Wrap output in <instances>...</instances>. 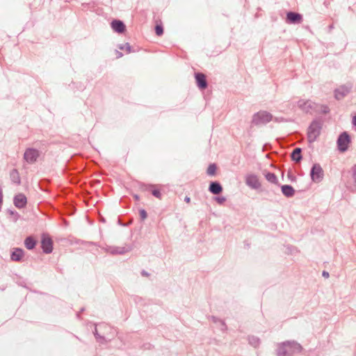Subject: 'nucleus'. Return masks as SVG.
<instances>
[{"instance_id":"obj_28","label":"nucleus","mask_w":356,"mask_h":356,"mask_svg":"<svg viewBox=\"0 0 356 356\" xmlns=\"http://www.w3.org/2000/svg\"><path fill=\"white\" fill-rule=\"evenodd\" d=\"M155 33L157 35L160 36L163 33V28L161 24H156L155 26Z\"/></svg>"},{"instance_id":"obj_18","label":"nucleus","mask_w":356,"mask_h":356,"mask_svg":"<svg viewBox=\"0 0 356 356\" xmlns=\"http://www.w3.org/2000/svg\"><path fill=\"white\" fill-rule=\"evenodd\" d=\"M24 255V252L21 248H15L11 253L10 259L14 261H21Z\"/></svg>"},{"instance_id":"obj_14","label":"nucleus","mask_w":356,"mask_h":356,"mask_svg":"<svg viewBox=\"0 0 356 356\" xmlns=\"http://www.w3.org/2000/svg\"><path fill=\"white\" fill-rule=\"evenodd\" d=\"M27 203L26 197L23 193H19L14 197V204L18 209H22L26 207Z\"/></svg>"},{"instance_id":"obj_20","label":"nucleus","mask_w":356,"mask_h":356,"mask_svg":"<svg viewBox=\"0 0 356 356\" xmlns=\"http://www.w3.org/2000/svg\"><path fill=\"white\" fill-rule=\"evenodd\" d=\"M282 193L286 197H291L295 194V190L291 185H283L281 187Z\"/></svg>"},{"instance_id":"obj_9","label":"nucleus","mask_w":356,"mask_h":356,"mask_svg":"<svg viewBox=\"0 0 356 356\" xmlns=\"http://www.w3.org/2000/svg\"><path fill=\"white\" fill-rule=\"evenodd\" d=\"M302 21V16L300 13L295 12H288L286 13V22L288 24H298Z\"/></svg>"},{"instance_id":"obj_1","label":"nucleus","mask_w":356,"mask_h":356,"mask_svg":"<svg viewBox=\"0 0 356 356\" xmlns=\"http://www.w3.org/2000/svg\"><path fill=\"white\" fill-rule=\"evenodd\" d=\"M276 346L277 356H293L295 354L300 353L303 350L302 346L294 340L277 343Z\"/></svg>"},{"instance_id":"obj_38","label":"nucleus","mask_w":356,"mask_h":356,"mask_svg":"<svg viewBox=\"0 0 356 356\" xmlns=\"http://www.w3.org/2000/svg\"><path fill=\"white\" fill-rule=\"evenodd\" d=\"M353 124L356 127V115L353 119Z\"/></svg>"},{"instance_id":"obj_22","label":"nucleus","mask_w":356,"mask_h":356,"mask_svg":"<svg viewBox=\"0 0 356 356\" xmlns=\"http://www.w3.org/2000/svg\"><path fill=\"white\" fill-rule=\"evenodd\" d=\"M301 152H302L301 148H300V147L295 148L291 154V159L293 161H295L296 163L300 162V161L302 159Z\"/></svg>"},{"instance_id":"obj_35","label":"nucleus","mask_w":356,"mask_h":356,"mask_svg":"<svg viewBox=\"0 0 356 356\" xmlns=\"http://www.w3.org/2000/svg\"><path fill=\"white\" fill-rule=\"evenodd\" d=\"M322 275L323 277H324L325 278H328L330 277V274L328 272L325 271V270H323V273H322Z\"/></svg>"},{"instance_id":"obj_34","label":"nucleus","mask_w":356,"mask_h":356,"mask_svg":"<svg viewBox=\"0 0 356 356\" xmlns=\"http://www.w3.org/2000/svg\"><path fill=\"white\" fill-rule=\"evenodd\" d=\"M322 111L323 113H327L330 111V109L327 106H323Z\"/></svg>"},{"instance_id":"obj_13","label":"nucleus","mask_w":356,"mask_h":356,"mask_svg":"<svg viewBox=\"0 0 356 356\" xmlns=\"http://www.w3.org/2000/svg\"><path fill=\"white\" fill-rule=\"evenodd\" d=\"M195 78L197 87L201 90H204L208 86L206 76L201 72H197L195 74Z\"/></svg>"},{"instance_id":"obj_24","label":"nucleus","mask_w":356,"mask_h":356,"mask_svg":"<svg viewBox=\"0 0 356 356\" xmlns=\"http://www.w3.org/2000/svg\"><path fill=\"white\" fill-rule=\"evenodd\" d=\"M266 179L270 183L277 184L278 183V179L277 176L273 172H267L265 175Z\"/></svg>"},{"instance_id":"obj_39","label":"nucleus","mask_w":356,"mask_h":356,"mask_svg":"<svg viewBox=\"0 0 356 356\" xmlns=\"http://www.w3.org/2000/svg\"><path fill=\"white\" fill-rule=\"evenodd\" d=\"M118 54H119V56H122V53L118 52Z\"/></svg>"},{"instance_id":"obj_6","label":"nucleus","mask_w":356,"mask_h":356,"mask_svg":"<svg viewBox=\"0 0 356 356\" xmlns=\"http://www.w3.org/2000/svg\"><path fill=\"white\" fill-rule=\"evenodd\" d=\"M310 176L312 180L316 183L320 182L323 179L324 173L320 164L315 163L313 165L310 171Z\"/></svg>"},{"instance_id":"obj_41","label":"nucleus","mask_w":356,"mask_h":356,"mask_svg":"<svg viewBox=\"0 0 356 356\" xmlns=\"http://www.w3.org/2000/svg\"><path fill=\"white\" fill-rule=\"evenodd\" d=\"M135 198H136V200H138V195H135Z\"/></svg>"},{"instance_id":"obj_29","label":"nucleus","mask_w":356,"mask_h":356,"mask_svg":"<svg viewBox=\"0 0 356 356\" xmlns=\"http://www.w3.org/2000/svg\"><path fill=\"white\" fill-rule=\"evenodd\" d=\"M119 49H120L121 50H126V51L127 53L131 52V47L130 46V44L129 43H126L125 44L120 45L119 47Z\"/></svg>"},{"instance_id":"obj_27","label":"nucleus","mask_w":356,"mask_h":356,"mask_svg":"<svg viewBox=\"0 0 356 356\" xmlns=\"http://www.w3.org/2000/svg\"><path fill=\"white\" fill-rule=\"evenodd\" d=\"M216 169H217V167H216V164H214V163L210 164L207 168V172L209 175H214L216 174Z\"/></svg>"},{"instance_id":"obj_36","label":"nucleus","mask_w":356,"mask_h":356,"mask_svg":"<svg viewBox=\"0 0 356 356\" xmlns=\"http://www.w3.org/2000/svg\"><path fill=\"white\" fill-rule=\"evenodd\" d=\"M141 275L144 277H148L149 275V273L145 271V270H143L141 271Z\"/></svg>"},{"instance_id":"obj_11","label":"nucleus","mask_w":356,"mask_h":356,"mask_svg":"<svg viewBox=\"0 0 356 356\" xmlns=\"http://www.w3.org/2000/svg\"><path fill=\"white\" fill-rule=\"evenodd\" d=\"M297 104L300 109L307 113H312L314 106V103L310 100L300 99Z\"/></svg>"},{"instance_id":"obj_19","label":"nucleus","mask_w":356,"mask_h":356,"mask_svg":"<svg viewBox=\"0 0 356 356\" xmlns=\"http://www.w3.org/2000/svg\"><path fill=\"white\" fill-rule=\"evenodd\" d=\"M209 190L213 195H218L222 191V187L219 182L212 181L209 185Z\"/></svg>"},{"instance_id":"obj_16","label":"nucleus","mask_w":356,"mask_h":356,"mask_svg":"<svg viewBox=\"0 0 356 356\" xmlns=\"http://www.w3.org/2000/svg\"><path fill=\"white\" fill-rule=\"evenodd\" d=\"M111 27L115 32L122 33L126 30L125 24L120 20L114 19L111 22Z\"/></svg>"},{"instance_id":"obj_37","label":"nucleus","mask_w":356,"mask_h":356,"mask_svg":"<svg viewBox=\"0 0 356 356\" xmlns=\"http://www.w3.org/2000/svg\"><path fill=\"white\" fill-rule=\"evenodd\" d=\"M184 201L186 202V203H189L191 202V198L188 196H186L185 198H184Z\"/></svg>"},{"instance_id":"obj_17","label":"nucleus","mask_w":356,"mask_h":356,"mask_svg":"<svg viewBox=\"0 0 356 356\" xmlns=\"http://www.w3.org/2000/svg\"><path fill=\"white\" fill-rule=\"evenodd\" d=\"M155 188V186L154 185H146V184H143L141 186V188L144 191H150L152 194L159 198V199H161V191L158 188Z\"/></svg>"},{"instance_id":"obj_42","label":"nucleus","mask_w":356,"mask_h":356,"mask_svg":"<svg viewBox=\"0 0 356 356\" xmlns=\"http://www.w3.org/2000/svg\"><path fill=\"white\" fill-rule=\"evenodd\" d=\"M333 28V26L332 25H330V29H332Z\"/></svg>"},{"instance_id":"obj_7","label":"nucleus","mask_w":356,"mask_h":356,"mask_svg":"<svg viewBox=\"0 0 356 356\" xmlns=\"http://www.w3.org/2000/svg\"><path fill=\"white\" fill-rule=\"evenodd\" d=\"M40 156V152L34 148H27L24 154V159L29 163H34Z\"/></svg>"},{"instance_id":"obj_30","label":"nucleus","mask_w":356,"mask_h":356,"mask_svg":"<svg viewBox=\"0 0 356 356\" xmlns=\"http://www.w3.org/2000/svg\"><path fill=\"white\" fill-rule=\"evenodd\" d=\"M139 214L141 220H145L147 217V213L146 211L143 209L139 210Z\"/></svg>"},{"instance_id":"obj_10","label":"nucleus","mask_w":356,"mask_h":356,"mask_svg":"<svg viewBox=\"0 0 356 356\" xmlns=\"http://www.w3.org/2000/svg\"><path fill=\"white\" fill-rule=\"evenodd\" d=\"M245 184L253 189H258L261 186V184L257 175L250 174L245 177Z\"/></svg>"},{"instance_id":"obj_2","label":"nucleus","mask_w":356,"mask_h":356,"mask_svg":"<svg viewBox=\"0 0 356 356\" xmlns=\"http://www.w3.org/2000/svg\"><path fill=\"white\" fill-rule=\"evenodd\" d=\"M322 124L320 120H313L308 127L307 140L309 143H314L321 134Z\"/></svg>"},{"instance_id":"obj_26","label":"nucleus","mask_w":356,"mask_h":356,"mask_svg":"<svg viewBox=\"0 0 356 356\" xmlns=\"http://www.w3.org/2000/svg\"><path fill=\"white\" fill-rule=\"evenodd\" d=\"M93 334H94L97 341H99V343H104L106 342V340L105 337H103V336H101L98 333L97 327H95V330L93 332Z\"/></svg>"},{"instance_id":"obj_21","label":"nucleus","mask_w":356,"mask_h":356,"mask_svg":"<svg viewBox=\"0 0 356 356\" xmlns=\"http://www.w3.org/2000/svg\"><path fill=\"white\" fill-rule=\"evenodd\" d=\"M36 243V240L32 236H27L24 240V245L29 250L34 249Z\"/></svg>"},{"instance_id":"obj_3","label":"nucleus","mask_w":356,"mask_h":356,"mask_svg":"<svg viewBox=\"0 0 356 356\" xmlns=\"http://www.w3.org/2000/svg\"><path fill=\"white\" fill-rule=\"evenodd\" d=\"M273 115L266 111H260L254 113L252 119V124L254 126H259L266 124L273 120Z\"/></svg>"},{"instance_id":"obj_5","label":"nucleus","mask_w":356,"mask_h":356,"mask_svg":"<svg viewBox=\"0 0 356 356\" xmlns=\"http://www.w3.org/2000/svg\"><path fill=\"white\" fill-rule=\"evenodd\" d=\"M351 142L350 135L346 132H342L337 138V147L339 152H344L348 150Z\"/></svg>"},{"instance_id":"obj_32","label":"nucleus","mask_w":356,"mask_h":356,"mask_svg":"<svg viewBox=\"0 0 356 356\" xmlns=\"http://www.w3.org/2000/svg\"><path fill=\"white\" fill-rule=\"evenodd\" d=\"M220 330L221 331L225 332L227 330V326L223 320L220 321Z\"/></svg>"},{"instance_id":"obj_23","label":"nucleus","mask_w":356,"mask_h":356,"mask_svg":"<svg viewBox=\"0 0 356 356\" xmlns=\"http://www.w3.org/2000/svg\"><path fill=\"white\" fill-rule=\"evenodd\" d=\"M10 178L13 184L17 185H19L21 184L20 176L17 169H13L11 170L10 173Z\"/></svg>"},{"instance_id":"obj_4","label":"nucleus","mask_w":356,"mask_h":356,"mask_svg":"<svg viewBox=\"0 0 356 356\" xmlns=\"http://www.w3.org/2000/svg\"><path fill=\"white\" fill-rule=\"evenodd\" d=\"M343 181L348 190L356 193V164L351 168L346 176L343 175Z\"/></svg>"},{"instance_id":"obj_31","label":"nucleus","mask_w":356,"mask_h":356,"mask_svg":"<svg viewBox=\"0 0 356 356\" xmlns=\"http://www.w3.org/2000/svg\"><path fill=\"white\" fill-rule=\"evenodd\" d=\"M215 200L219 204H222L225 201L226 198L223 196L216 197Z\"/></svg>"},{"instance_id":"obj_25","label":"nucleus","mask_w":356,"mask_h":356,"mask_svg":"<svg viewBox=\"0 0 356 356\" xmlns=\"http://www.w3.org/2000/svg\"><path fill=\"white\" fill-rule=\"evenodd\" d=\"M249 343L254 348H257L260 344V339L254 336H250L248 337Z\"/></svg>"},{"instance_id":"obj_40","label":"nucleus","mask_w":356,"mask_h":356,"mask_svg":"<svg viewBox=\"0 0 356 356\" xmlns=\"http://www.w3.org/2000/svg\"><path fill=\"white\" fill-rule=\"evenodd\" d=\"M276 122H280V120L277 118H275V120Z\"/></svg>"},{"instance_id":"obj_33","label":"nucleus","mask_w":356,"mask_h":356,"mask_svg":"<svg viewBox=\"0 0 356 356\" xmlns=\"http://www.w3.org/2000/svg\"><path fill=\"white\" fill-rule=\"evenodd\" d=\"M211 321L214 323H220V321H222L221 319L217 318L216 316H211L209 317Z\"/></svg>"},{"instance_id":"obj_12","label":"nucleus","mask_w":356,"mask_h":356,"mask_svg":"<svg viewBox=\"0 0 356 356\" xmlns=\"http://www.w3.org/2000/svg\"><path fill=\"white\" fill-rule=\"evenodd\" d=\"M351 90V86H341L334 90V97L339 100L348 95Z\"/></svg>"},{"instance_id":"obj_15","label":"nucleus","mask_w":356,"mask_h":356,"mask_svg":"<svg viewBox=\"0 0 356 356\" xmlns=\"http://www.w3.org/2000/svg\"><path fill=\"white\" fill-rule=\"evenodd\" d=\"M131 250V248L127 246L118 247V246H110L108 248L107 251L112 254H123Z\"/></svg>"},{"instance_id":"obj_8","label":"nucleus","mask_w":356,"mask_h":356,"mask_svg":"<svg viewBox=\"0 0 356 356\" xmlns=\"http://www.w3.org/2000/svg\"><path fill=\"white\" fill-rule=\"evenodd\" d=\"M41 248L45 254H49L53 250V241L47 235L43 234L41 240Z\"/></svg>"}]
</instances>
